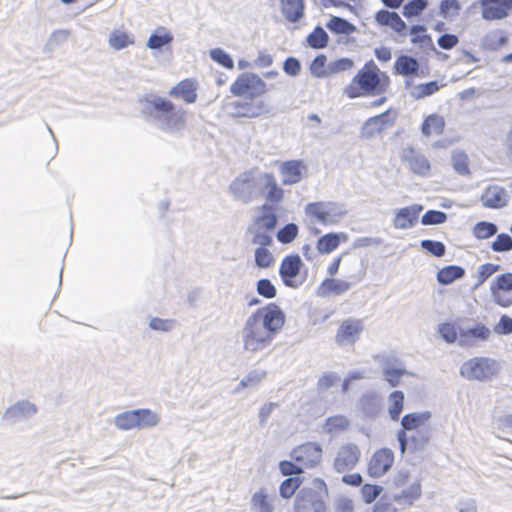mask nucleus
I'll return each instance as SVG.
<instances>
[{
    "mask_svg": "<svg viewBox=\"0 0 512 512\" xmlns=\"http://www.w3.org/2000/svg\"><path fill=\"white\" fill-rule=\"evenodd\" d=\"M285 323V314L275 303L254 311L242 330V342L246 351L256 353L268 348Z\"/></svg>",
    "mask_w": 512,
    "mask_h": 512,
    "instance_id": "f257e3e1",
    "label": "nucleus"
},
{
    "mask_svg": "<svg viewBox=\"0 0 512 512\" xmlns=\"http://www.w3.org/2000/svg\"><path fill=\"white\" fill-rule=\"evenodd\" d=\"M389 85V77L373 61H369L345 86L343 93L349 99L376 96L385 93Z\"/></svg>",
    "mask_w": 512,
    "mask_h": 512,
    "instance_id": "f03ea898",
    "label": "nucleus"
},
{
    "mask_svg": "<svg viewBox=\"0 0 512 512\" xmlns=\"http://www.w3.org/2000/svg\"><path fill=\"white\" fill-rule=\"evenodd\" d=\"M329 488L322 478H313L310 486L303 487L294 501L295 512H326L325 500Z\"/></svg>",
    "mask_w": 512,
    "mask_h": 512,
    "instance_id": "7ed1b4c3",
    "label": "nucleus"
},
{
    "mask_svg": "<svg viewBox=\"0 0 512 512\" xmlns=\"http://www.w3.org/2000/svg\"><path fill=\"white\" fill-rule=\"evenodd\" d=\"M430 418L431 414L428 411L421 413H409L404 415L401 420L402 429L397 433L401 453L406 451V447L410 439L407 432L411 430H420L427 424ZM411 440L414 444V447L418 449L423 447L429 441V435L427 432H424L421 433L419 438L411 437Z\"/></svg>",
    "mask_w": 512,
    "mask_h": 512,
    "instance_id": "20e7f679",
    "label": "nucleus"
},
{
    "mask_svg": "<svg viewBox=\"0 0 512 512\" xmlns=\"http://www.w3.org/2000/svg\"><path fill=\"white\" fill-rule=\"evenodd\" d=\"M393 499L400 505L411 506L422 495L421 483L407 472H398L393 478Z\"/></svg>",
    "mask_w": 512,
    "mask_h": 512,
    "instance_id": "39448f33",
    "label": "nucleus"
},
{
    "mask_svg": "<svg viewBox=\"0 0 512 512\" xmlns=\"http://www.w3.org/2000/svg\"><path fill=\"white\" fill-rule=\"evenodd\" d=\"M268 91L267 84L255 73L244 72L237 76L230 86V92L235 97L246 100H256Z\"/></svg>",
    "mask_w": 512,
    "mask_h": 512,
    "instance_id": "423d86ee",
    "label": "nucleus"
},
{
    "mask_svg": "<svg viewBox=\"0 0 512 512\" xmlns=\"http://www.w3.org/2000/svg\"><path fill=\"white\" fill-rule=\"evenodd\" d=\"M323 450L320 444L306 442L296 446L291 452V458L302 469L314 468L322 462Z\"/></svg>",
    "mask_w": 512,
    "mask_h": 512,
    "instance_id": "0eeeda50",
    "label": "nucleus"
},
{
    "mask_svg": "<svg viewBox=\"0 0 512 512\" xmlns=\"http://www.w3.org/2000/svg\"><path fill=\"white\" fill-rule=\"evenodd\" d=\"M490 293L494 302L503 308L512 305V272L499 274L490 284Z\"/></svg>",
    "mask_w": 512,
    "mask_h": 512,
    "instance_id": "6e6552de",
    "label": "nucleus"
},
{
    "mask_svg": "<svg viewBox=\"0 0 512 512\" xmlns=\"http://www.w3.org/2000/svg\"><path fill=\"white\" fill-rule=\"evenodd\" d=\"M395 455L389 448H379L373 452L368 464L367 474L372 478L384 476L394 465Z\"/></svg>",
    "mask_w": 512,
    "mask_h": 512,
    "instance_id": "1a4fd4ad",
    "label": "nucleus"
},
{
    "mask_svg": "<svg viewBox=\"0 0 512 512\" xmlns=\"http://www.w3.org/2000/svg\"><path fill=\"white\" fill-rule=\"evenodd\" d=\"M363 331L364 322L362 319H344L337 328L335 342L340 346L354 345L360 339Z\"/></svg>",
    "mask_w": 512,
    "mask_h": 512,
    "instance_id": "9d476101",
    "label": "nucleus"
},
{
    "mask_svg": "<svg viewBox=\"0 0 512 512\" xmlns=\"http://www.w3.org/2000/svg\"><path fill=\"white\" fill-rule=\"evenodd\" d=\"M460 373L468 380H485L494 374L493 362L488 358L475 357L463 363Z\"/></svg>",
    "mask_w": 512,
    "mask_h": 512,
    "instance_id": "9b49d317",
    "label": "nucleus"
},
{
    "mask_svg": "<svg viewBox=\"0 0 512 512\" xmlns=\"http://www.w3.org/2000/svg\"><path fill=\"white\" fill-rule=\"evenodd\" d=\"M361 458V450L355 443L341 445L335 456L333 467L338 473L354 469Z\"/></svg>",
    "mask_w": 512,
    "mask_h": 512,
    "instance_id": "f8f14e48",
    "label": "nucleus"
},
{
    "mask_svg": "<svg viewBox=\"0 0 512 512\" xmlns=\"http://www.w3.org/2000/svg\"><path fill=\"white\" fill-rule=\"evenodd\" d=\"M396 112L388 109L385 112L368 118L361 129V135L365 138H372L381 134L395 124Z\"/></svg>",
    "mask_w": 512,
    "mask_h": 512,
    "instance_id": "ddd939ff",
    "label": "nucleus"
},
{
    "mask_svg": "<svg viewBox=\"0 0 512 512\" xmlns=\"http://www.w3.org/2000/svg\"><path fill=\"white\" fill-rule=\"evenodd\" d=\"M302 265L301 258L298 254L287 255L283 258L279 267V274L286 286L296 288L301 284V282L297 281V276L300 273Z\"/></svg>",
    "mask_w": 512,
    "mask_h": 512,
    "instance_id": "4468645a",
    "label": "nucleus"
},
{
    "mask_svg": "<svg viewBox=\"0 0 512 512\" xmlns=\"http://www.w3.org/2000/svg\"><path fill=\"white\" fill-rule=\"evenodd\" d=\"M480 6L484 20H502L512 11V0H480Z\"/></svg>",
    "mask_w": 512,
    "mask_h": 512,
    "instance_id": "2eb2a0df",
    "label": "nucleus"
},
{
    "mask_svg": "<svg viewBox=\"0 0 512 512\" xmlns=\"http://www.w3.org/2000/svg\"><path fill=\"white\" fill-rule=\"evenodd\" d=\"M375 21L379 26L388 27L399 37L407 35V24L397 12L389 10H379L375 14Z\"/></svg>",
    "mask_w": 512,
    "mask_h": 512,
    "instance_id": "dca6fc26",
    "label": "nucleus"
},
{
    "mask_svg": "<svg viewBox=\"0 0 512 512\" xmlns=\"http://www.w3.org/2000/svg\"><path fill=\"white\" fill-rule=\"evenodd\" d=\"M151 104L154 110L165 115L168 126L176 127L183 125L185 112L174 111L175 106L170 100L158 97Z\"/></svg>",
    "mask_w": 512,
    "mask_h": 512,
    "instance_id": "f3484780",
    "label": "nucleus"
},
{
    "mask_svg": "<svg viewBox=\"0 0 512 512\" xmlns=\"http://www.w3.org/2000/svg\"><path fill=\"white\" fill-rule=\"evenodd\" d=\"M423 206L420 204H413L399 209L393 219V226L396 229H409L412 228L417 222Z\"/></svg>",
    "mask_w": 512,
    "mask_h": 512,
    "instance_id": "a211bd4d",
    "label": "nucleus"
},
{
    "mask_svg": "<svg viewBox=\"0 0 512 512\" xmlns=\"http://www.w3.org/2000/svg\"><path fill=\"white\" fill-rule=\"evenodd\" d=\"M197 89V81L187 78L177 83L170 90L169 94L175 98L182 99L187 104H192L197 100Z\"/></svg>",
    "mask_w": 512,
    "mask_h": 512,
    "instance_id": "6ab92c4d",
    "label": "nucleus"
},
{
    "mask_svg": "<svg viewBox=\"0 0 512 512\" xmlns=\"http://www.w3.org/2000/svg\"><path fill=\"white\" fill-rule=\"evenodd\" d=\"M305 213L310 218L318 221L323 225H331L335 223L330 203L313 202L305 207Z\"/></svg>",
    "mask_w": 512,
    "mask_h": 512,
    "instance_id": "aec40b11",
    "label": "nucleus"
},
{
    "mask_svg": "<svg viewBox=\"0 0 512 512\" xmlns=\"http://www.w3.org/2000/svg\"><path fill=\"white\" fill-rule=\"evenodd\" d=\"M305 165L301 160L285 161L280 165V173L283 184L292 185L298 183L302 179V173Z\"/></svg>",
    "mask_w": 512,
    "mask_h": 512,
    "instance_id": "412c9836",
    "label": "nucleus"
},
{
    "mask_svg": "<svg viewBox=\"0 0 512 512\" xmlns=\"http://www.w3.org/2000/svg\"><path fill=\"white\" fill-rule=\"evenodd\" d=\"M481 202L486 208H502L507 204L506 191L502 187L488 186L481 195Z\"/></svg>",
    "mask_w": 512,
    "mask_h": 512,
    "instance_id": "4be33fe9",
    "label": "nucleus"
},
{
    "mask_svg": "<svg viewBox=\"0 0 512 512\" xmlns=\"http://www.w3.org/2000/svg\"><path fill=\"white\" fill-rule=\"evenodd\" d=\"M347 240L348 236L345 233H326L318 238L316 242V249L322 255L330 254L335 251L341 243H344Z\"/></svg>",
    "mask_w": 512,
    "mask_h": 512,
    "instance_id": "5701e85b",
    "label": "nucleus"
},
{
    "mask_svg": "<svg viewBox=\"0 0 512 512\" xmlns=\"http://www.w3.org/2000/svg\"><path fill=\"white\" fill-rule=\"evenodd\" d=\"M233 108L234 116L242 118H256L265 111L264 103L257 100L236 101Z\"/></svg>",
    "mask_w": 512,
    "mask_h": 512,
    "instance_id": "b1692460",
    "label": "nucleus"
},
{
    "mask_svg": "<svg viewBox=\"0 0 512 512\" xmlns=\"http://www.w3.org/2000/svg\"><path fill=\"white\" fill-rule=\"evenodd\" d=\"M446 121L444 116L431 113L424 117L420 130L425 137L439 136L445 131Z\"/></svg>",
    "mask_w": 512,
    "mask_h": 512,
    "instance_id": "393cba45",
    "label": "nucleus"
},
{
    "mask_svg": "<svg viewBox=\"0 0 512 512\" xmlns=\"http://www.w3.org/2000/svg\"><path fill=\"white\" fill-rule=\"evenodd\" d=\"M280 8L285 19L296 23L304 17V0H280Z\"/></svg>",
    "mask_w": 512,
    "mask_h": 512,
    "instance_id": "a878e982",
    "label": "nucleus"
},
{
    "mask_svg": "<svg viewBox=\"0 0 512 512\" xmlns=\"http://www.w3.org/2000/svg\"><path fill=\"white\" fill-rule=\"evenodd\" d=\"M491 335L490 329L484 324H477L475 327L460 331L459 344L462 346L472 345L474 340L485 341Z\"/></svg>",
    "mask_w": 512,
    "mask_h": 512,
    "instance_id": "bb28decb",
    "label": "nucleus"
},
{
    "mask_svg": "<svg viewBox=\"0 0 512 512\" xmlns=\"http://www.w3.org/2000/svg\"><path fill=\"white\" fill-rule=\"evenodd\" d=\"M350 287L351 284L348 281L336 278H326L319 285L318 294L323 297L329 295H340L348 291Z\"/></svg>",
    "mask_w": 512,
    "mask_h": 512,
    "instance_id": "cd10ccee",
    "label": "nucleus"
},
{
    "mask_svg": "<svg viewBox=\"0 0 512 512\" xmlns=\"http://www.w3.org/2000/svg\"><path fill=\"white\" fill-rule=\"evenodd\" d=\"M407 33H409L410 42L417 47L424 48L432 45V38L422 24L412 25Z\"/></svg>",
    "mask_w": 512,
    "mask_h": 512,
    "instance_id": "c85d7f7f",
    "label": "nucleus"
},
{
    "mask_svg": "<svg viewBox=\"0 0 512 512\" xmlns=\"http://www.w3.org/2000/svg\"><path fill=\"white\" fill-rule=\"evenodd\" d=\"M265 187L267 189L266 199L271 203H279L284 197L283 189L278 185L273 174L266 173L263 175Z\"/></svg>",
    "mask_w": 512,
    "mask_h": 512,
    "instance_id": "c756f323",
    "label": "nucleus"
},
{
    "mask_svg": "<svg viewBox=\"0 0 512 512\" xmlns=\"http://www.w3.org/2000/svg\"><path fill=\"white\" fill-rule=\"evenodd\" d=\"M465 270L457 265H448L440 269L437 273V280L440 284L448 285L453 281L462 278Z\"/></svg>",
    "mask_w": 512,
    "mask_h": 512,
    "instance_id": "7c9ffc66",
    "label": "nucleus"
},
{
    "mask_svg": "<svg viewBox=\"0 0 512 512\" xmlns=\"http://www.w3.org/2000/svg\"><path fill=\"white\" fill-rule=\"evenodd\" d=\"M36 411L37 409L34 404L23 401L9 407L5 412V417L14 420L35 414Z\"/></svg>",
    "mask_w": 512,
    "mask_h": 512,
    "instance_id": "2f4dec72",
    "label": "nucleus"
},
{
    "mask_svg": "<svg viewBox=\"0 0 512 512\" xmlns=\"http://www.w3.org/2000/svg\"><path fill=\"white\" fill-rule=\"evenodd\" d=\"M262 214L255 219V225L258 229H264L266 231H272L277 224V217L272 209L268 205L261 207Z\"/></svg>",
    "mask_w": 512,
    "mask_h": 512,
    "instance_id": "473e14b6",
    "label": "nucleus"
},
{
    "mask_svg": "<svg viewBox=\"0 0 512 512\" xmlns=\"http://www.w3.org/2000/svg\"><path fill=\"white\" fill-rule=\"evenodd\" d=\"M326 27L334 34L350 35L356 31L352 23L337 16H331Z\"/></svg>",
    "mask_w": 512,
    "mask_h": 512,
    "instance_id": "72a5a7b5",
    "label": "nucleus"
},
{
    "mask_svg": "<svg viewBox=\"0 0 512 512\" xmlns=\"http://www.w3.org/2000/svg\"><path fill=\"white\" fill-rule=\"evenodd\" d=\"M173 36L169 31H167L164 27H159L156 31L149 37L147 46L150 49H159L165 45H168L172 42Z\"/></svg>",
    "mask_w": 512,
    "mask_h": 512,
    "instance_id": "f704fd0d",
    "label": "nucleus"
},
{
    "mask_svg": "<svg viewBox=\"0 0 512 512\" xmlns=\"http://www.w3.org/2000/svg\"><path fill=\"white\" fill-rule=\"evenodd\" d=\"M306 41L311 48L322 49L328 45L329 36L321 26H317L308 34Z\"/></svg>",
    "mask_w": 512,
    "mask_h": 512,
    "instance_id": "c9c22d12",
    "label": "nucleus"
},
{
    "mask_svg": "<svg viewBox=\"0 0 512 512\" xmlns=\"http://www.w3.org/2000/svg\"><path fill=\"white\" fill-rule=\"evenodd\" d=\"M419 64L413 57L402 55L395 61L396 72L401 75H411L417 72Z\"/></svg>",
    "mask_w": 512,
    "mask_h": 512,
    "instance_id": "e433bc0d",
    "label": "nucleus"
},
{
    "mask_svg": "<svg viewBox=\"0 0 512 512\" xmlns=\"http://www.w3.org/2000/svg\"><path fill=\"white\" fill-rule=\"evenodd\" d=\"M409 169L415 174L425 176L430 171V163L427 158L420 154H413L407 158Z\"/></svg>",
    "mask_w": 512,
    "mask_h": 512,
    "instance_id": "4c0bfd02",
    "label": "nucleus"
},
{
    "mask_svg": "<svg viewBox=\"0 0 512 512\" xmlns=\"http://www.w3.org/2000/svg\"><path fill=\"white\" fill-rule=\"evenodd\" d=\"M137 429L149 428L156 426L159 421V415L150 409H137Z\"/></svg>",
    "mask_w": 512,
    "mask_h": 512,
    "instance_id": "58836bf2",
    "label": "nucleus"
},
{
    "mask_svg": "<svg viewBox=\"0 0 512 512\" xmlns=\"http://www.w3.org/2000/svg\"><path fill=\"white\" fill-rule=\"evenodd\" d=\"M389 415L392 420L397 421L400 418L404 407V394L402 391H394L389 396Z\"/></svg>",
    "mask_w": 512,
    "mask_h": 512,
    "instance_id": "ea45409f",
    "label": "nucleus"
},
{
    "mask_svg": "<svg viewBox=\"0 0 512 512\" xmlns=\"http://www.w3.org/2000/svg\"><path fill=\"white\" fill-rule=\"evenodd\" d=\"M427 7V0H409L404 4L402 14L407 19L419 17Z\"/></svg>",
    "mask_w": 512,
    "mask_h": 512,
    "instance_id": "a19ab883",
    "label": "nucleus"
},
{
    "mask_svg": "<svg viewBox=\"0 0 512 512\" xmlns=\"http://www.w3.org/2000/svg\"><path fill=\"white\" fill-rule=\"evenodd\" d=\"M497 230L498 228L494 223L480 221L474 225L472 233L476 239L484 240L494 236Z\"/></svg>",
    "mask_w": 512,
    "mask_h": 512,
    "instance_id": "79ce46f5",
    "label": "nucleus"
},
{
    "mask_svg": "<svg viewBox=\"0 0 512 512\" xmlns=\"http://www.w3.org/2000/svg\"><path fill=\"white\" fill-rule=\"evenodd\" d=\"M137 412L136 410L126 411L121 414H118L115 417V425L120 430H131L137 429Z\"/></svg>",
    "mask_w": 512,
    "mask_h": 512,
    "instance_id": "37998d69",
    "label": "nucleus"
},
{
    "mask_svg": "<svg viewBox=\"0 0 512 512\" xmlns=\"http://www.w3.org/2000/svg\"><path fill=\"white\" fill-rule=\"evenodd\" d=\"M459 0H441L439 3V14L444 19L458 16L461 11Z\"/></svg>",
    "mask_w": 512,
    "mask_h": 512,
    "instance_id": "c03bdc74",
    "label": "nucleus"
},
{
    "mask_svg": "<svg viewBox=\"0 0 512 512\" xmlns=\"http://www.w3.org/2000/svg\"><path fill=\"white\" fill-rule=\"evenodd\" d=\"M303 480L300 477H289L279 487L281 497L290 499L301 486Z\"/></svg>",
    "mask_w": 512,
    "mask_h": 512,
    "instance_id": "a18cd8bd",
    "label": "nucleus"
},
{
    "mask_svg": "<svg viewBox=\"0 0 512 512\" xmlns=\"http://www.w3.org/2000/svg\"><path fill=\"white\" fill-rule=\"evenodd\" d=\"M349 421L345 416L342 415H334L325 421V430L328 433H337L344 431L348 428Z\"/></svg>",
    "mask_w": 512,
    "mask_h": 512,
    "instance_id": "49530a36",
    "label": "nucleus"
},
{
    "mask_svg": "<svg viewBox=\"0 0 512 512\" xmlns=\"http://www.w3.org/2000/svg\"><path fill=\"white\" fill-rule=\"evenodd\" d=\"M133 43H134V41L129 36V34H127L126 32H123V31H119V30L113 31L109 37V44L115 50H121Z\"/></svg>",
    "mask_w": 512,
    "mask_h": 512,
    "instance_id": "de8ad7c7",
    "label": "nucleus"
},
{
    "mask_svg": "<svg viewBox=\"0 0 512 512\" xmlns=\"http://www.w3.org/2000/svg\"><path fill=\"white\" fill-rule=\"evenodd\" d=\"M252 506L258 512H272L273 505L269 496L263 491L260 490L256 492L252 497Z\"/></svg>",
    "mask_w": 512,
    "mask_h": 512,
    "instance_id": "09e8293b",
    "label": "nucleus"
},
{
    "mask_svg": "<svg viewBox=\"0 0 512 512\" xmlns=\"http://www.w3.org/2000/svg\"><path fill=\"white\" fill-rule=\"evenodd\" d=\"M438 331L441 337L448 343H454L458 336L460 337V332L458 331V327L456 324L451 322H445L439 325Z\"/></svg>",
    "mask_w": 512,
    "mask_h": 512,
    "instance_id": "8fccbe9b",
    "label": "nucleus"
},
{
    "mask_svg": "<svg viewBox=\"0 0 512 512\" xmlns=\"http://www.w3.org/2000/svg\"><path fill=\"white\" fill-rule=\"evenodd\" d=\"M382 487L376 484L366 483L361 486V496L365 503L370 504L374 502L382 492Z\"/></svg>",
    "mask_w": 512,
    "mask_h": 512,
    "instance_id": "3c124183",
    "label": "nucleus"
},
{
    "mask_svg": "<svg viewBox=\"0 0 512 512\" xmlns=\"http://www.w3.org/2000/svg\"><path fill=\"white\" fill-rule=\"evenodd\" d=\"M494 252H508L512 250V237L506 233H500L491 243Z\"/></svg>",
    "mask_w": 512,
    "mask_h": 512,
    "instance_id": "603ef678",
    "label": "nucleus"
},
{
    "mask_svg": "<svg viewBox=\"0 0 512 512\" xmlns=\"http://www.w3.org/2000/svg\"><path fill=\"white\" fill-rule=\"evenodd\" d=\"M500 270V265L493 263H485L479 266L477 270V285H482L493 274Z\"/></svg>",
    "mask_w": 512,
    "mask_h": 512,
    "instance_id": "864d4df0",
    "label": "nucleus"
},
{
    "mask_svg": "<svg viewBox=\"0 0 512 512\" xmlns=\"http://www.w3.org/2000/svg\"><path fill=\"white\" fill-rule=\"evenodd\" d=\"M298 235V227L294 223H289L281 228L277 233V239L283 244L291 243Z\"/></svg>",
    "mask_w": 512,
    "mask_h": 512,
    "instance_id": "5fc2aeb1",
    "label": "nucleus"
},
{
    "mask_svg": "<svg viewBox=\"0 0 512 512\" xmlns=\"http://www.w3.org/2000/svg\"><path fill=\"white\" fill-rule=\"evenodd\" d=\"M452 163L454 169L461 175H467L469 170V159L463 152H456L452 156Z\"/></svg>",
    "mask_w": 512,
    "mask_h": 512,
    "instance_id": "6e6d98bb",
    "label": "nucleus"
},
{
    "mask_svg": "<svg viewBox=\"0 0 512 512\" xmlns=\"http://www.w3.org/2000/svg\"><path fill=\"white\" fill-rule=\"evenodd\" d=\"M255 263L260 268H268L274 263V257L267 248L259 247L255 251Z\"/></svg>",
    "mask_w": 512,
    "mask_h": 512,
    "instance_id": "4d7b16f0",
    "label": "nucleus"
},
{
    "mask_svg": "<svg viewBox=\"0 0 512 512\" xmlns=\"http://www.w3.org/2000/svg\"><path fill=\"white\" fill-rule=\"evenodd\" d=\"M257 293L266 298L272 299L276 296L277 290L269 279H260L256 285Z\"/></svg>",
    "mask_w": 512,
    "mask_h": 512,
    "instance_id": "13d9d810",
    "label": "nucleus"
},
{
    "mask_svg": "<svg viewBox=\"0 0 512 512\" xmlns=\"http://www.w3.org/2000/svg\"><path fill=\"white\" fill-rule=\"evenodd\" d=\"M447 220V215L438 210H428L421 218L423 225L442 224Z\"/></svg>",
    "mask_w": 512,
    "mask_h": 512,
    "instance_id": "bf43d9fd",
    "label": "nucleus"
},
{
    "mask_svg": "<svg viewBox=\"0 0 512 512\" xmlns=\"http://www.w3.org/2000/svg\"><path fill=\"white\" fill-rule=\"evenodd\" d=\"M421 247L436 257H442L446 252L445 245L440 241L422 240Z\"/></svg>",
    "mask_w": 512,
    "mask_h": 512,
    "instance_id": "052dcab7",
    "label": "nucleus"
},
{
    "mask_svg": "<svg viewBox=\"0 0 512 512\" xmlns=\"http://www.w3.org/2000/svg\"><path fill=\"white\" fill-rule=\"evenodd\" d=\"M440 86L436 81H430L427 83L419 84L416 87V93L414 94V97L416 99H421L428 97L434 93H436L439 90Z\"/></svg>",
    "mask_w": 512,
    "mask_h": 512,
    "instance_id": "680f3d73",
    "label": "nucleus"
},
{
    "mask_svg": "<svg viewBox=\"0 0 512 512\" xmlns=\"http://www.w3.org/2000/svg\"><path fill=\"white\" fill-rule=\"evenodd\" d=\"M210 55L214 61H216L218 64L222 65L227 69H232L234 67L233 59L224 50L220 48L213 49Z\"/></svg>",
    "mask_w": 512,
    "mask_h": 512,
    "instance_id": "e2e57ef3",
    "label": "nucleus"
},
{
    "mask_svg": "<svg viewBox=\"0 0 512 512\" xmlns=\"http://www.w3.org/2000/svg\"><path fill=\"white\" fill-rule=\"evenodd\" d=\"M326 63L327 57L325 55L320 54L316 56L310 65L311 73L316 77L326 76Z\"/></svg>",
    "mask_w": 512,
    "mask_h": 512,
    "instance_id": "0e129e2a",
    "label": "nucleus"
},
{
    "mask_svg": "<svg viewBox=\"0 0 512 512\" xmlns=\"http://www.w3.org/2000/svg\"><path fill=\"white\" fill-rule=\"evenodd\" d=\"M279 469L284 476L299 475L303 473V469L299 464L287 460H283L279 463Z\"/></svg>",
    "mask_w": 512,
    "mask_h": 512,
    "instance_id": "69168bd1",
    "label": "nucleus"
},
{
    "mask_svg": "<svg viewBox=\"0 0 512 512\" xmlns=\"http://www.w3.org/2000/svg\"><path fill=\"white\" fill-rule=\"evenodd\" d=\"M494 331L499 335L512 333V318L508 315H502L498 323L494 326Z\"/></svg>",
    "mask_w": 512,
    "mask_h": 512,
    "instance_id": "338daca9",
    "label": "nucleus"
},
{
    "mask_svg": "<svg viewBox=\"0 0 512 512\" xmlns=\"http://www.w3.org/2000/svg\"><path fill=\"white\" fill-rule=\"evenodd\" d=\"M404 374L405 370L397 368H388L384 371L385 379L392 387L399 385Z\"/></svg>",
    "mask_w": 512,
    "mask_h": 512,
    "instance_id": "774afa93",
    "label": "nucleus"
}]
</instances>
